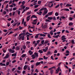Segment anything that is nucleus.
Returning a JSON list of instances; mask_svg holds the SVG:
<instances>
[{"instance_id": "f257e3e1", "label": "nucleus", "mask_w": 75, "mask_h": 75, "mask_svg": "<svg viewBox=\"0 0 75 75\" xmlns=\"http://www.w3.org/2000/svg\"><path fill=\"white\" fill-rule=\"evenodd\" d=\"M9 52H11V53H14L15 52L14 50H12L11 49H9Z\"/></svg>"}, {"instance_id": "f03ea898", "label": "nucleus", "mask_w": 75, "mask_h": 75, "mask_svg": "<svg viewBox=\"0 0 75 75\" xmlns=\"http://www.w3.org/2000/svg\"><path fill=\"white\" fill-rule=\"evenodd\" d=\"M8 57H9V55H8V54H6V56L4 57V59H6L7 58H8Z\"/></svg>"}, {"instance_id": "7ed1b4c3", "label": "nucleus", "mask_w": 75, "mask_h": 75, "mask_svg": "<svg viewBox=\"0 0 75 75\" xmlns=\"http://www.w3.org/2000/svg\"><path fill=\"white\" fill-rule=\"evenodd\" d=\"M36 13H37V14H38V15H39V16H41V14H42V12L41 11H40L39 12V13L37 12Z\"/></svg>"}, {"instance_id": "20e7f679", "label": "nucleus", "mask_w": 75, "mask_h": 75, "mask_svg": "<svg viewBox=\"0 0 75 75\" xmlns=\"http://www.w3.org/2000/svg\"><path fill=\"white\" fill-rule=\"evenodd\" d=\"M48 13V10H46L44 11V13H43V15H45Z\"/></svg>"}, {"instance_id": "39448f33", "label": "nucleus", "mask_w": 75, "mask_h": 75, "mask_svg": "<svg viewBox=\"0 0 75 75\" xmlns=\"http://www.w3.org/2000/svg\"><path fill=\"white\" fill-rule=\"evenodd\" d=\"M53 13V12L52 11L51 12H50L48 13V15H49L50 16H51V15H52Z\"/></svg>"}, {"instance_id": "423d86ee", "label": "nucleus", "mask_w": 75, "mask_h": 75, "mask_svg": "<svg viewBox=\"0 0 75 75\" xmlns=\"http://www.w3.org/2000/svg\"><path fill=\"white\" fill-rule=\"evenodd\" d=\"M66 7H71V6H72V5L71 4H68L66 5Z\"/></svg>"}, {"instance_id": "0eeeda50", "label": "nucleus", "mask_w": 75, "mask_h": 75, "mask_svg": "<svg viewBox=\"0 0 75 75\" xmlns=\"http://www.w3.org/2000/svg\"><path fill=\"white\" fill-rule=\"evenodd\" d=\"M0 65L1 66H6V64L4 63L3 64V63H0Z\"/></svg>"}, {"instance_id": "6e6552de", "label": "nucleus", "mask_w": 75, "mask_h": 75, "mask_svg": "<svg viewBox=\"0 0 75 75\" xmlns=\"http://www.w3.org/2000/svg\"><path fill=\"white\" fill-rule=\"evenodd\" d=\"M47 25H44L43 27V28H47Z\"/></svg>"}, {"instance_id": "1a4fd4ad", "label": "nucleus", "mask_w": 75, "mask_h": 75, "mask_svg": "<svg viewBox=\"0 0 75 75\" xmlns=\"http://www.w3.org/2000/svg\"><path fill=\"white\" fill-rule=\"evenodd\" d=\"M40 35V33H38L36 35V36H35V38H38V35Z\"/></svg>"}, {"instance_id": "9d476101", "label": "nucleus", "mask_w": 75, "mask_h": 75, "mask_svg": "<svg viewBox=\"0 0 75 75\" xmlns=\"http://www.w3.org/2000/svg\"><path fill=\"white\" fill-rule=\"evenodd\" d=\"M27 68V66L26 65H25L23 67V69H24V70H25V69H26Z\"/></svg>"}, {"instance_id": "9b49d317", "label": "nucleus", "mask_w": 75, "mask_h": 75, "mask_svg": "<svg viewBox=\"0 0 75 75\" xmlns=\"http://www.w3.org/2000/svg\"><path fill=\"white\" fill-rule=\"evenodd\" d=\"M48 49H43V51L45 52H47V50H48Z\"/></svg>"}, {"instance_id": "f8f14e48", "label": "nucleus", "mask_w": 75, "mask_h": 75, "mask_svg": "<svg viewBox=\"0 0 75 75\" xmlns=\"http://www.w3.org/2000/svg\"><path fill=\"white\" fill-rule=\"evenodd\" d=\"M38 52H39L40 53V54H42V53L43 52V51L41 50H39V51H38Z\"/></svg>"}, {"instance_id": "ddd939ff", "label": "nucleus", "mask_w": 75, "mask_h": 75, "mask_svg": "<svg viewBox=\"0 0 75 75\" xmlns=\"http://www.w3.org/2000/svg\"><path fill=\"white\" fill-rule=\"evenodd\" d=\"M16 55H17V54L16 53H13L11 55L12 57H16Z\"/></svg>"}, {"instance_id": "4468645a", "label": "nucleus", "mask_w": 75, "mask_h": 75, "mask_svg": "<svg viewBox=\"0 0 75 75\" xmlns=\"http://www.w3.org/2000/svg\"><path fill=\"white\" fill-rule=\"evenodd\" d=\"M48 42H49V41L46 40L44 43V44H47V43H48Z\"/></svg>"}, {"instance_id": "2eb2a0df", "label": "nucleus", "mask_w": 75, "mask_h": 75, "mask_svg": "<svg viewBox=\"0 0 75 75\" xmlns=\"http://www.w3.org/2000/svg\"><path fill=\"white\" fill-rule=\"evenodd\" d=\"M50 70V74H51V75L52 74L53 72H54V70L52 69Z\"/></svg>"}, {"instance_id": "dca6fc26", "label": "nucleus", "mask_w": 75, "mask_h": 75, "mask_svg": "<svg viewBox=\"0 0 75 75\" xmlns=\"http://www.w3.org/2000/svg\"><path fill=\"white\" fill-rule=\"evenodd\" d=\"M47 35L49 38H51V35H50V33H49Z\"/></svg>"}, {"instance_id": "f3484780", "label": "nucleus", "mask_w": 75, "mask_h": 75, "mask_svg": "<svg viewBox=\"0 0 75 75\" xmlns=\"http://www.w3.org/2000/svg\"><path fill=\"white\" fill-rule=\"evenodd\" d=\"M40 64V62H37L36 64V66H38Z\"/></svg>"}, {"instance_id": "a211bd4d", "label": "nucleus", "mask_w": 75, "mask_h": 75, "mask_svg": "<svg viewBox=\"0 0 75 75\" xmlns=\"http://www.w3.org/2000/svg\"><path fill=\"white\" fill-rule=\"evenodd\" d=\"M48 19V20H52V17H49L47 18Z\"/></svg>"}, {"instance_id": "6ab92c4d", "label": "nucleus", "mask_w": 75, "mask_h": 75, "mask_svg": "<svg viewBox=\"0 0 75 75\" xmlns=\"http://www.w3.org/2000/svg\"><path fill=\"white\" fill-rule=\"evenodd\" d=\"M25 54H22L21 56V57H22V58H24V57H25Z\"/></svg>"}, {"instance_id": "aec40b11", "label": "nucleus", "mask_w": 75, "mask_h": 75, "mask_svg": "<svg viewBox=\"0 0 75 75\" xmlns=\"http://www.w3.org/2000/svg\"><path fill=\"white\" fill-rule=\"evenodd\" d=\"M48 58V57H46L45 56H43V59H47Z\"/></svg>"}, {"instance_id": "412c9836", "label": "nucleus", "mask_w": 75, "mask_h": 75, "mask_svg": "<svg viewBox=\"0 0 75 75\" xmlns=\"http://www.w3.org/2000/svg\"><path fill=\"white\" fill-rule=\"evenodd\" d=\"M55 68V67L54 66L52 67L49 69V70H51V69H53L54 68Z\"/></svg>"}, {"instance_id": "4be33fe9", "label": "nucleus", "mask_w": 75, "mask_h": 75, "mask_svg": "<svg viewBox=\"0 0 75 75\" xmlns=\"http://www.w3.org/2000/svg\"><path fill=\"white\" fill-rule=\"evenodd\" d=\"M34 54L35 55V57H38V54H37V53L35 52L34 53Z\"/></svg>"}, {"instance_id": "5701e85b", "label": "nucleus", "mask_w": 75, "mask_h": 75, "mask_svg": "<svg viewBox=\"0 0 75 75\" xmlns=\"http://www.w3.org/2000/svg\"><path fill=\"white\" fill-rule=\"evenodd\" d=\"M16 50H20V48H19V47L18 46H17L16 48Z\"/></svg>"}, {"instance_id": "b1692460", "label": "nucleus", "mask_w": 75, "mask_h": 75, "mask_svg": "<svg viewBox=\"0 0 75 75\" xmlns=\"http://www.w3.org/2000/svg\"><path fill=\"white\" fill-rule=\"evenodd\" d=\"M73 24L74 23H73L72 22H70L69 24V25H73Z\"/></svg>"}, {"instance_id": "393cba45", "label": "nucleus", "mask_w": 75, "mask_h": 75, "mask_svg": "<svg viewBox=\"0 0 75 75\" xmlns=\"http://www.w3.org/2000/svg\"><path fill=\"white\" fill-rule=\"evenodd\" d=\"M39 6V5H35L34 6L35 8H37Z\"/></svg>"}, {"instance_id": "a878e982", "label": "nucleus", "mask_w": 75, "mask_h": 75, "mask_svg": "<svg viewBox=\"0 0 75 75\" xmlns=\"http://www.w3.org/2000/svg\"><path fill=\"white\" fill-rule=\"evenodd\" d=\"M31 12H28L27 13V16H29V15H30V14H31Z\"/></svg>"}, {"instance_id": "bb28decb", "label": "nucleus", "mask_w": 75, "mask_h": 75, "mask_svg": "<svg viewBox=\"0 0 75 75\" xmlns=\"http://www.w3.org/2000/svg\"><path fill=\"white\" fill-rule=\"evenodd\" d=\"M64 11H69V9L68 8H64Z\"/></svg>"}, {"instance_id": "cd10ccee", "label": "nucleus", "mask_w": 75, "mask_h": 75, "mask_svg": "<svg viewBox=\"0 0 75 75\" xmlns=\"http://www.w3.org/2000/svg\"><path fill=\"white\" fill-rule=\"evenodd\" d=\"M51 35H53V30H51L50 32Z\"/></svg>"}, {"instance_id": "c85d7f7f", "label": "nucleus", "mask_w": 75, "mask_h": 75, "mask_svg": "<svg viewBox=\"0 0 75 75\" xmlns=\"http://www.w3.org/2000/svg\"><path fill=\"white\" fill-rule=\"evenodd\" d=\"M71 44H75V42H74V40H72L71 42Z\"/></svg>"}, {"instance_id": "c756f323", "label": "nucleus", "mask_w": 75, "mask_h": 75, "mask_svg": "<svg viewBox=\"0 0 75 75\" xmlns=\"http://www.w3.org/2000/svg\"><path fill=\"white\" fill-rule=\"evenodd\" d=\"M63 5V4L62 3H60V7L61 8H62V6Z\"/></svg>"}, {"instance_id": "7c9ffc66", "label": "nucleus", "mask_w": 75, "mask_h": 75, "mask_svg": "<svg viewBox=\"0 0 75 75\" xmlns=\"http://www.w3.org/2000/svg\"><path fill=\"white\" fill-rule=\"evenodd\" d=\"M38 4H41V1H38Z\"/></svg>"}, {"instance_id": "2f4dec72", "label": "nucleus", "mask_w": 75, "mask_h": 75, "mask_svg": "<svg viewBox=\"0 0 75 75\" xmlns=\"http://www.w3.org/2000/svg\"><path fill=\"white\" fill-rule=\"evenodd\" d=\"M18 24V23H15L13 26L12 27H15L16 25Z\"/></svg>"}, {"instance_id": "473e14b6", "label": "nucleus", "mask_w": 75, "mask_h": 75, "mask_svg": "<svg viewBox=\"0 0 75 75\" xmlns=\"http://www.w3.org/2000/svg\"><path fill=\"white\" fill-rule=\"evenodd\" d=\"M59 7V4H58L57 5V6H56L55 7V8H58V7Z\"/></svg>"}, {"instance_id": "72a5a7b5", "label": "nucleus", "mask_w": 75, "mask_h": 75, "mask_svg": "<svg viewBox=\"0 0 75 75\" xmlns=\"http://www.w3.org/2000/svg\"><path fill=\"white\" fill-rule=\"evenodd\" d=\"M35 71L36 72V73H37V72H39V71H38V69H36L35 70Z\"/></svg>"}, {"instance_id": "f704fd0d", "label": "nucleus", "mask_w": 75, "mask_h": 75, "mask_svg": "<svg viewBox=\"0 0 75 75\" xmlns=\"http://www.w3.org/2000/svg\"><path fill=\"white\" fill-rule=\"evenodd\" d=\"M55 16H58V12H56L55 13Z\"/></svg>"}, {"instance_id": "c9c22d12", "label": "nucleus", "mask_w": 75, "mask_h": 75, "mask_svg": "<svg viewBox=\"0 0 75 75\" xmlns=\"http://www.w3.org/2000/svg\"><path fill=\"white\" fill-rule=\"evenodd\" d=\"M10 23H7V26H8V27H10Z\"/></svg>"}, {"instance_id": "e433bc0d", "label": "nucleus", "mask_w": 75, "mask_h": 75, "mask_svg": "<svg viewBox=\"0 0 75 75\" xmlns=\"http://www.w3.org/2000/svg\"><path fill=\"white\" fill-rule=\"evenodd\" d=\"M53 21H56V18H55V17H53Z\"/></svg>"}, {"instance_id": "4c0bfd02", "label": "nucleus", "mask_w": 75, "mask_h": 75, "mask_svg": "<svg viewBox=\"0 0 75 75\" xmlns=\"http://www.w3.org/2000/svg\"><path fill=\"white\" fill-rule=\"evenodd\" d=\"M23 49H24V50H25V49L26 48V47L25 45H24L23 46Z\"/></svg>"}, {"instance_id": "58836bf2", "label": "nucleus", "mask_w": 75, "mask_h": 75, "mask_svg": "<svg viewBox=\"0 0 75 75\" xmlns=\"http://www.w3.org/2000/svg\"><path fill=\"white\" fill-rule=\"evenodd\" d=\"M24 36H23L22 37V40L23 41H24Z\"/></svg>"}, {"instance_id": "ea45409f", "label": "nucleus", "mask_w": 75, "mask_h": 75, "mask_svg": "<svg viewBox=\"0 0 75 75\" xmlns=\"http://www.w3.org/2000/svg\"><path fill=\"white\" fill-rule=\"evenodd\" d=\"M50 54H51V52L50 51H49L47 53V55H50Z\"/></svg>"}, {"instance_id": "a19ab883", "label": "nucleus", "mask_w": 75, "mask_h": 75, "mask_svg": "<svg viewBox=\"0 0 75 75\" xmlns=\"http://www.w3.org/2000/svg\"><path fill=\"white\" fill-rule=\"evenodd\" d=\"M31 15H30L28 16L27 17V19H28V18H30V17H31Z\"/></svg>"}, {"instance_id": "79ce46f5", "label": "nucleus", "mask_w": 75, "mask_h": 75, "mask_svg": "<svg viewBox=\"0 0 75 75\" xmlns=\"http://www.w3.org/2000/svg\"><path fill=\"white\" fill-rule=\"evenodd\" d=\"M38 8H36L34 10V11L36 12L37 11H38Z\"/></svg>"}, {"instance_id": "37998d69", "label": "nucleus", "mask_w": 75, "mask_h": 75, "mask_svg": "<svg viewBox=\"0 0 75 75\" xmlns=\"http://www.w3.org/2000/svg\"><path fill=\"white\" fill-rule=\"evenodd\" d=\"M25 9L26 10H29V9H30V8L29 7H26Z\"/></svg>"}, {"instance_id": "c03bdc74", "label": "nucleus", "mask_w": 75, "mask_h": 75, "mask_svg": "<svg viewBox=\"0 0 75 75\" xmlns=\"http://www.w3.org/2000/svg\"><path fill=\"white\" fill-rule=\"evenodd\" d=\"M37 23V22H33L32 23V24H34V25H36V24Z\"/></svg>"}, {"instance_id": "a18cd8bd", "label": "nucleus", "mask_w": 75, "mask_h": 75, "mask_svg": "<svg viewBox=\"0 0 75 75\" xmlns=\"http://www.w3.org/2000/svg\"><path fill=\"white\" fill-rule=\"evenodd\" d=\"M45 21L46 22H50L51 21H50L48 19H46V20Z\"/></svg>"}, {"instance_id": "49530a36", "label": "nucleus", "mask_w": 75, "mask_h": 75, "mask_svg": "<svg viewBox=\"0 0 75 75\" xmlns=\"http://www.w3.org/2000/svg\"><path fill=\"white\" fill-rule=\"evenodd\" d=\"M57 52H58L57 50H55L54 52V53L56 54V53H57Z\"/></svg>"}, {"instance_id": "de8ad7c7", "label": "nucleus", "mask_w": 75, "mask_h": 75, "mask_svg": "<svg viewBox=\"0 0 75 75\" xmlns=\"http://www.w3.org/2000/svg\"><path fill=\"white\" fill-rule=\"evenodd\" d=\"M43 8V10L44 11H45L46 10H47V9L46 8Z\"/></svg>"}, {"instance_id": "09e8293b", "label": "nucleus", "mask_w": 75, "mask_h": 75, "mask_svg": "<svg viewBox=\"0 0 75 75\" xmlns=\"http://www.w3.org/2000/svg\"><path fill=\"white\" fill-rule=\"evenodd\" d=\"M17 9V8L16 7L13 8V11H15V10H16V9Z\"/></svg>"}, {"instance_id": "8fccbe9b", "label": "nucleus", "mask_w": 75, "mask_h": 75, "mask_svg": "<svg viewBox=\"0 0 75 75\" xmlns=\"http://www.w3.org/2000/svg\"><path fill=\"white\" fill-rule=\"evenodd\" d=\"M44 40H42L41 42V44H44Z\"/></svg>"}, {"instance_id": "3c124183", "label": "nucleus", "mask_w": 75, "mask_h": 75, "mask_svg": "<svg viewBox=\"0 0 75 75\" xmlns=\"http://www.w3.org/2000/svg\"><path fill=\"white\" fill-rule=\"evenodd\" d=\"M59 36V35H56L55 36V38H58Z\"/></svg>"}, {"instance_id": "603ef678", "label": "nucleus", "mask_w": 75, "mask_h": 75, "mask_svg": "<svg viewBox=\"0 0 75 75\" xmlns=\"http://www.w3.org/2000/svg\"><path fill=\"white\" fill-rule=\"evenodd\" d=\"M25 7V6H23L21 8L22 9H24Z\"/></svg>"}, {"instance_id": "864d4df0", "label": "nucleus", "mask_w": 75, "mask_h": 75, "mask_svg": "<svg viewBox=\"0 0 75 75\" xmlns=\"http://www.w3.org/2000/svg\"><path fill=\"white\" fill-rule=\"evenodd\" d=\"M9 64H10V62H7L6 63V65H8Z\"/></svg>"}, {"instance_id": "5fc2aeb1", "label": "nucleus", "mask_w": 75, "mask_h": 75, "mask_svg": "<svg viewBox=\"0 0 75 75\" xmlns=\"http://www.w3.org/2000/svg\"><path fill=\"white\" fill-rule=\"evenodd\" d=\"M35 15H32L31 17V18H34V17H35Z\"/></svg>"}, {"instance_id": "6e6d98bb", "label": "nucleus", "mask_w": 75, "mask_h": 75, "mask_svg": "<svg viewBox=\"0 0 75 75\" xmlns=\"http://www.w3.org/2000/svg\"><path fill=\"white\" fill-rule=\"evenodd\" d=\"M61 18L62 19H65V18H66L65 17H64V16H61Z\"/></svg>"}, {"instance_id": "4d7b16f0", "label": "nucleus", "mask_w": 75, "mask_h": 75, "mask_svg": "<svg viewBox=\"0 0 75 75\" xmlns=\"http://www.w3.org/2000/svg\"><path fill=\"white\" fill-rule=\"evenodd\" d=\"M22 38V36L20 37L19 38H18V40H21Z\"/></svg>"}, {"instance_id": "13d9d810", "label": "nucleus", "mask_w": 75, "mask_h": 75, "mask_svg": "<svg viewBox=\"0 0 75 75\" xmlns=\"http://www.w3.org/2000/svg\"><path fill=\"white\" fill-rule=\"evenodd\" d=\"M69 18V20H71V21H72V20H73V18H72L71 17H70Z\"/></svg>"}, {"instance_id": "bf43d9fd", "label": "nucleus", "mask_w": 75, "mask_h": 75, "mask_svg": "<svg viewBox=\"0 0 75 75\" xmlns=\"http://www.w3.org/2000/svg\"><path fill=\"white\" fill-rule=\"evenodd\" d=\"M25 4V1H23L22 2V4Z\"/></svg>"}, {"instance_id": "052dcab7", "label": "nucleus", "mask_w": 75, "mask_h": 75, "mask_svg": "<svg viewBox=\"0 0 75 75\" xmlns=\"http://www.w3.org/2000/svg\"><path fill=\"white\" fill-rule=\"evenodd\" d=\"M18 70H21V67H18Z\"/></svg>"}, {"instance_id": "680f3d73", "label": "nucleus", "mask_w": 75, "mask_h": 75, "mask_svg": "<svg viewBox=\"0 0 75 75\" xmlns=\"http://www.w3.org/2000/svg\"><path fill=\"white\" fill-rule=\"evenodd\" d=\"M18 15H20V11H18Z\"/></svg>"}, {"instance_id": "e2e57ef3", "label": "nucleus", "mask_w": 75, "mask_h": 75, "mask_svg": "<svg viewBox=\"0 0 75 75\" xmlns=\"http://www.w3.org/2000/svg\"><path fill=\"white\" fill-rule=\"evenodd\" d=\"M9 7H13V5H9Z\"/></svg>"}, {"instance_id": "0e129e2a", "label": "nucleus", "mask_w": 75, "mask_h": 75, "mask_svg": "<svg viewBox=\"0 0 75 75\" xmlns=\"http://www.w3.org/2000/svg\"><path fill=\"white\" fill-rule=\"evenodd\" d=\"M42 10H43V8H42L41 9H40V10H39V11H42Z\"/></svg>"}, {"instance_id": "69168bd1", "label": "nucleus", "mask_w": 75, "mask_h": 75, "mask_svg": "<svg viewBox=\"0 0 75 75\" xmlns=\"http://www.w3.org/2000/svg\"><path fill=\"white\" fill-rule=\"evenodd\" d=\"M26 44H30V42L27 41L26 42Z\"/></svg>"}, {"instance_id": "338daca9", "label": "nucleus", "mask_w": 75, "mask_h": 75, "mask_svg": "<svg viewBox=\"0 0 75 75\" xmlns=\"http://www.w3.org/2000/svg\"><path fill=\"white\" fill-rule=\"evenodd\" d=\"M25 52V50H23L22 51L21 54H23L24 52Z\"/></svg>"}, {"instance_id": "774afa93", "label": "nucleus", "mask_w": 75, "mask_h": 75, "mask_svg": "<svg viewBox=\"0 0 75 75\" xmlns=\"http://www.w3.org/2000/svg\"><path fill=\"white\" fill-rule=\"evenodd\" d=\"M74 13V11H71L70 12V14H73Z\"/></svg>"}]
</instances>
